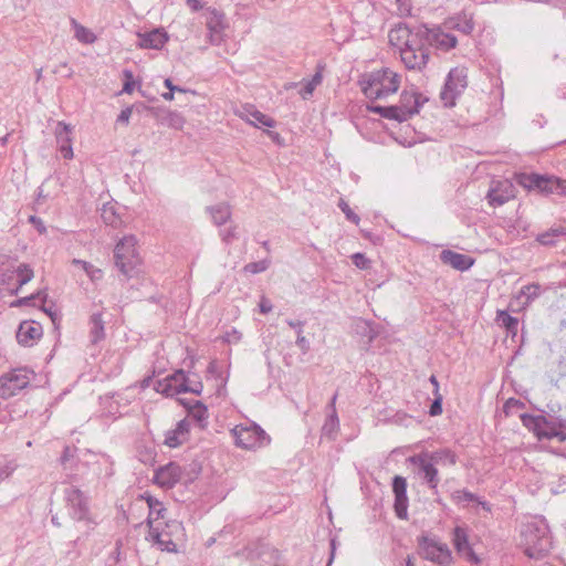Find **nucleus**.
Instances as JSON below:
<instances>
[{
	"mask_svg": "<svg viewBox=\"0 0 566 566\" xmlns=\"http://www.w3.org/2000/svg\"><path fill=\"white\" fill-rule=\"evenodd\" d=\"M389 43L397 48L401 62L408 70L421 71L428 63L429 49L421 43L419 28L413 32L406 24L391 29Z\"/></svg>",
	"mask_w": 566,
	"mask_h": 566,
	"instance_id": "1",
	"label": "nucleus"
},
{
	"mask_svg": "<svg viewBox=\"0 0 566 566\" xmlns=\"http://www.w3.org/2000/svg\"><path fill=\"white\" fill-rule=\"evenodd\" d=\"M521 546L530 558H539L552 548L549 528L544 518H535L523 524Z\"/></svg>",
	"mask_w": 566,
	"mask_h": 566,
	"instance_id": "2",
	"label": "nucleus"
},
{
	"mask_svg": "<svg viewBox=\"0 0 566 566\" xmlns=\"http://www.w3.org/2000/svg\"><path fill=\"white\" fill-rule=\"evenodd\" d=\"M400 83V74L389 67H382L366 74L360 81V86L366 97L378 99L395 94Z\"/></svg>",
	"mask_w": 566,
	"mask_h": 566,
	"instance_id": "3",
	"label": "nucleus"
},
{
	"mask_svg": "<svg viewBox=\"0 0 566 566\" xmlns=\"http://www.w3.org/2000/svg\"><path fill=\"white\" fill-rule=\"evenodd\" d=\"M34 272L27 263L7 261L0 264V291L9 295H17L20 289L29 283Z\"/></svg>",
	"mask_w": 566,
	"mask_h": 566,
	"instance_id": "4",
	"label": "nucleus"
},
{
	"mask_svg": "<svg viewBox=\"0 0 566 566\" xmlns=\"http://www.w3.org/2000/svg\"><path fill=\"white\" fill-rule=\"evenodd\" d=\"M115 265L126 277L136 275L142 265L137 250V240L134 235L124 237L114 249Z\"/></svg>",
	"mask_w": 566,
	"mask_h": 566,
	"instance_id": "5",
	"label": "nucleus"
},
{
	"mask_svg": "<svg viewBox=\"0 0 566 566\" xmlns=\"http://www.w3.org/2000/svg\"><path fill=\"white\" fill-rule=\"evenodd\" d=\"M517 182L530 191L542 195H566V180L538 174H522Z\"/></svg>",
	"mask_w": 566,
	"mask_h": 566,
	"instance_id": "6",
	"label": "nucleus"
},
{
	"mask_svg": "<svg viewBox=\"0 0 566 566\" xmlns=\"http://www.w3.org/2000/svg\"><path fill=\"white\" fill-rule=\"evenodd\" d=\"M235 444L243 449H254L270 442L265 431L255 423L238 424L232 429Z\"/></svg>",
	"mask_w": 566,
	"mask_h": 566,
	"instance_id": "7",
	"label": "nucleus"
},
{
	"mask_svg": "<svg viewBox=\"0 0 566 566\" xmlns=\"http://www.w3.org/2000/svg\"><path fill=\"white\" fill-rule=\"evenodd\" d=\"M190 378L185 374L184 370H177L172 375L168 376L164 382H158V389L166 396H175L182 392H192L200 395L202 391V384L197 381L195 386L189 385Z\"/></svg>",
	"mask_w": 566,
	"mask_h": 566,
	"instance_id": "8",
	"label": "nucleus"
},
{
	"mask_svg": "<svg viewBox=\"0 0 566 566\" xmlns=\"http://www.w3.org/2000/svg\"><path fill=\"white\" fill-rule=\"evenodd\" d=\"M468 74L464 67L452 69L446 80L444 86L440 93V98L446 106H453L455 99L462 94L468 85Z\"/></svg>",
	"mask_w": 566,
	"mask_h": 566,
	"instance_id": "9",
	"label": "nucleus"
},
{
	"mask_svg": "<svg viewBox=\"0 0 566 566\" xmlns=\"http://www.w3.org/2000/svg\"><path fill=\"white\" fill-rule=\"evenodd\" d=\"M33 373L27 368L14 369L0 378V397L11 398L24 389L31 381Z\"/></svg>",
	"mask_w": 566,
	"mask_h": 566,
	"instance_id": "10",
	"label": "nucleus"
},
{
	"mask_svg": "<svg viewBox=\"0 0 566 566\" xmlns=\"http://www.w3.org/2000/svg\"><path fill=\"white\" fill-rule=\"evenodd\" d=\"M450 30L443 27H436L429 29L427 27H419V34L421 35V43H428L440 51L448 52L455 48L458 40L449 32Z\"/></svg>",
	"mask_w": 566,
	"mask_h": 566,
	"instance_id": "11",
	"label": "nucleus"
},
{
	"mask_svg": "<svg viewBox=\"0 0 566 566\" xmlns=\"http://www.w3.org/2000/svg\"><path fill=\"white\" fill-rule=\"evenodd\" d=\"M407 461L416 468V474L430 490L436 491L438 489L440 482L438 469L424 452L413 454Z\"/></svg>",
	"mask_w": 566,
	"mask_h": 566,
	"instance_id": "12",
	"label": "nucleus"
},
{
	"mask_svg": "<svg viewBox=\"0 0 566 566\" xmlns=\"http://www.w3.org/2000/svg\"><path fill=\"white\" fill-rule=\"evenodd\" d=\"M419 546L426 559L439 565H448L452 560V554L447 544L434 537L422 536Z\"/></svg>",
	"mask_w": 566,
	"mask_h": 566,
	"instance_id": "13",
	"label": "nucleus"
},
{
	"mask_svg": "<svg viewBox=\"0 0 566 566\" xmlns=\"http://www.w3.org/2000/svg\"><path fill=\"white\" fill-rule=\"evenodd\" d=\"M206 27L209 43L220 45L224 41V30L227 29L224 14L214 8H209L206 12Z\"/></svg>",
	"mask_w": 566,
	"mask_h": 566,
	"instance_id": "14",
	"label": "nucleus"
},
{
	"mask_svg": "<svg viewBox=\"0 0 566 566\" xmlns=\"http://www.w3.org/2000/svg\"><path fill=\"white\" fill-rule=\"evenodd\" d=\"M426 101V98H421V94L407 91L402 92L399 104L395 105L398 109L397 122H406L415 114H418L420 107Z\"/></svg>",
	"mask_w": 566,
	"mask_h": 566,
	"instance_id": "15",
	"label": "nucleus"
},
{
	"mask_svg": "<svg viewBox=\"0 0 566 566\" xmlns=\"http://www.w3.org/2000/svg\"><path fill=\"white\" fill-rule=\"evenodd\" d=\"M64 499L69 505L70 514L73 520L84 521L88 515L87 500L83 492L73 486L66 488Z\"/></svg>",
	"mask_w": 566,
	"mask_h": 566,
	"instance_id": "16",
	"label": "nucleus"
},
{
	"mask_svg": "<svg viewBox=\"0 0 566 566\" xmlns=\"http://www.w3.org/2000/svg\"><path fill=\"white\" fill-rule=\"evenodd\" d=\"M392 492L395 494V512L396 515L406 520L408 517V496H407V481L400 475L392 479Z\"/></svg>",
	"mask_w": 566,
	"mask_h": 566,
	"instance_id": "17",
	"label": "nucleus"
},
{
	"mask_svg": "<svg viewBox=\"0 0 566 566\" xmlns=\"http://www.w3.org/2000/svg\"><path fill=\"white\" fill-rule=\"evenodd\" d=\"M515 197L513 185L507 181H497L488 192V200L492 207H500Z\"/></svg>",
	"mask_w": 566,
	"mask_h": 566,
	"instance_id": "18",
	"label": "nucleus"
},
{
	"mask_svg": "<svg viewBox=\"0 0 566 566\" xmlns=\"http://www.w3.org/2000/svg\"><path fill=\"white\" fill-rule=\"evenodd\" d=\"M181 468L175 462H170L156 470L154 481L161 488L171 489L181 478Z\"/></svg>",
	"mask_w": 566,
	"mask_h": 566,
	"instance_id": "19",
	"label": "nucleus"
},
{
	"mask_svg": "<svg viewBox=\"0 0 566 566\" xmlns=\"http://www.w3.org/2000/svg\"><path fill=\"white\" fill-rule=\"evenodd\" d=\"M55 139L59 145V150L63 158L72 159L73 158V148H72V128L69 124L64 122H57L55 130H54Z\"/></svg>",
	"mask_w": 566,
	"mask_h": 566,
	"instance_id": "20",
	"label": "nucleus"
},
{
	"mask_svg": "<svg viewBox=\"0 0 566 566\" xmlns=\"http://www.w3.org/2000/svg\"><path fill=\"white\" fill-rule=\"evenodd\" d=\"M440 260L442 263L461 272L469 270L474 263V260L471 256L452 250H442L440 253Z\"/></svg>",
	"mask_w": 566,
	"mask_h": 566,
	"instance_id": "21",
	"label": "nucleus"
},
{
	"mask_svg": "<svg viewBox=\"0 0 566 566\" xmlns=\"http://www.w3.org/2000/svg\"><path fill=\"white\" fill-rule=\"evenodd\" d=\"M42 336V327L35 322H23L17 332V340L23 346H31Z\"/></svg>",
	"mask_w": 566,
	"mask_h": 566,
	"instance_id": "22",
	"label": "nucleus"
},
{
	"mask_svg": "<svg viewBox=\"0 0 566 566\" xmlns=\"http://www.w3.org/2000/svg\"><path fill=\"white\" fill-rule=\"evenodd\" d=\"M452 542L458 554L467 557L468 559L478 560L473 549L469 544V536L465 528L457 526L453 530Z\"/></svg>",
	"mask_w": 566,
	"mask_h": 566,
	"instance_id": "23",
	"label": "nucleus"
},
{
	"mask_svg": "<svg viewBox=\"0 0 566 566\" xmlns=\"http://www.w3.org/2000/svg\"><path fill=\"white\" fill-rule=\"evenodd\" d=\"M522 420L525 426H528V420L534 424V431L539 439H554V433L556 432L557 427L548 422L544 417H528L526 415L522 416Z\"/></svg>",
	"mask_w": 566,
	"mask_h": 566,
	"instance_id": "24",
	"label": "nucleus"
},
{
	"mask_svg": "<svg viewBox=\"0 0 566 566\" xmlns=\"http://www.w3.org/2000/svg\"><path fill=\"white\" fill-rule=\"evenodd\" d=\"M242 117L255 127L260 125L266 127H274L275 120L262 112L258 111L254 106L248 105L243 107Z\"/></svg>",
	"mask_w": 566,
	"mask_h": 566,
	"instance_id": "25",
	"label": "nucleus"
},
{
	"mask_svg": "<svg viewBox=\"0 0 566 566\" xmlns=\"http://www.w3.org/2000/svg\"><path fill=\"white\" fill-rule=\"evenodd\" d=\"M444 28L448 30H457L463 34H470L474 29V23L471 15L460 13L446 21Z\"/></svg>",
	"mask_w": 566,
	"mask_h": 566,
	"instance_id": "26",
	"label": "nucleus"
},
{
	"mask_svg": "<svg viewBox=\"0 0 566 566\" xmlns=\"http://www.w3.org/2000/svg\"><path fill=\"white\" fill-rule=\"evenodd\" d=\"M167 34L160 30H154L151 32L139 35V46L143 49H161L167 42Z\"/></svg>",
	"mask_w": 566,
	"mask_h": 566,
	"instance_id": "27",
	"label": "nucleus"
},
{
	"mask_svg": "<svg viewBox=\"0 0 566 566\" xmlns=\"http://www.w3.org/2000/svg\"><path fill=\"white\" fill-rule=\"evenodd\" d=\"M336 398H337V396L334 395L328 405L331 412L327 416V418L323 424V428H322L323 436L328 437V438H334L336 432L339 429V420H338L336 409H335Z\"/></svg>",
	"mask_w": 566,
	"mask_h": 566,
	"instance_id": "28",
	"label": "nucleus"
},
{
	"mask_svg": "<svg viewBox=\"0 0 566 566\" xmlns=\"http://www.w3.org/2000/svg\"><path fill=\"white\" fill-rule=\"evenodd\" d=\"M207 212L209 213L213 224L220 227L227 223L231 218V209L227 203H217L213 206L207 207Z\"/></svg>",
	"mask_w": 566,
	"mask_h": 566,
	"instance_id": "29",
	"label": "nucleus"
},
{
	"mask_svg": "<svg viewBox=\"0 0 566 566\" xmlns=\"http://www.w3.org/2000/svg\"><path fill=\"white\" fill-rule=\"evenodd\" d=\"M105 338V323L102 319V314L94 313L90 317V340L96 345Z\"/></svg>",
	"mask_w": 566,
	"mask_h": 566,
	"instance_id": "30",
	"label": "nucleus"
},
{
	"mask_svg": "<svg viewBox=\"0 0 566 566\" xmlns=\"http://www.w3.org/2000/svg\"><path fill=\"white\" fill-rule=\"evenodd\" d=\"M434 465H454L457 455L450 449H439L433 452H424Z\"/></svg>",
	"mask_w": 566,
	"mask_h": 566,
	"instance_id": "31",
	"label": "nucleus"
},
{
	"mask_svg": "<svg viewBox=\"0 0 566 566\" xmlns=\"http://www.w3.org/2000/svg\"><path fill=\"white\" fill-rule=\"evenodd\" d=\"M188 417L203 428L207 424L208 409L201 401L196 400L188 406Z\"/></svg>",
	"mask_w": 566,
	"mask_h": 566,
	"instance_id": "32",
	"label": "nucleus"
},
{
	"mask_svg": "<svg viewBox=\"0 0 566 566\" xmlns=\"http://www.w3.org/2000/svg\"><path fill=\"white\" fill-rule=\"evenodd\" d=\"M149 535L154 543H156L161 551H166L169 553L177 552V544L170 538V536L167 533L151 530Z\"/></svg>",
	"mask_w": 566,
	"mask_h": 566,
	"instance_id": "33",
	"label": "nucleus"
},
{
	"mask_svg": "<svg viewBox=\"0 0 566 566\" xmlns=\"http://www.w3.org/2000/svg\"><path fill=\"white\" fill-rule=\"evenodd\" d=\"M71 24L74 29V36L77 41L85 44H92L95 42L96 36L90 29L80 24L75 19H71Z\"/></svg>",
	"mask_w": 566,
	"mask_h": 566,
	"instance_id": "34",
	"label": "nucleus"
},
{
	"mask_svg": "<svg viewBox=\"0 0 566 566\" xmlns=\"http://www.w3.org/2000/svg\"><path fill=\"white\" fill-rule=\"evenodd\" d=\"M496 322L499 325L505 327L506 332L512 336H515L518 327V319L511 316L505 311H499L496 315Z\"/></svg>",
	"mask_w": 566,
	"mask_h": 566,
	"instance_id": "35",
	"label": "nucleus"
},
{
	"mask_svg": "<svg viewBox=\"0 0 566 566\" xmlns=\"http://www.w3.org/2000/svg\"><path fill=\"white\" fill-rule=\"evenodd\" d=\"M148 509H149V515H148V524L151 526V523L154 521H157L159 518L164 517V513L166 512V509L164 507V504L158 501L157 499L153 496H148L146 499Z\"/></svg>",
	"mask_w": 566,
	"mask_h": 566,
	"instance_id": "36",
	"label": "nucleus"
},
{
	"mask_svg": "<svg viewBox=\"0 0 566 566\" xmlns=\"http://www.w3.org/2000/svg\"><path fill=\"white\" fill-rule=\"evenodd\" d=\"M454 499L458 502H475L479 506H481L484 511L490 512L491 506L488 502L482 501L479 496L468 490H460L454 492Z\"/></svg>",
	"mask_w": 566,
	"mask_h": 566,
	"instance_id": "37",
	"label": "nucleus"
},
{
	"mask_svg": "<svg viewBox=\"0 0 566 566\" xmlns=\"http://www.w3.org/2000/svg\"><path fill=\"white\" fill-rule=\"evenodd\" d=\"M290 327H298V335H296V345L301 349L303 354H306L310 350V342L303 335L305 323L303 321H286Z\"/></svg>",
	"mask_w": 566,
	"mask_h": 566,
	"instance_id": "38",
	"label": "nucleus"
},
{
	"mask_svg": "<svg viewBox=\"0 0 566 566\" xmlns=\"http://www.w3.org/2000/svg\"><path fill=\"white\" fill-rule=\"evenodd\" d=\"M542 293V287L538 283H532L523 286L520 291L518 297H524V305H530Z\"/></svg>",
	"mask_w": 566,
	"mask_h": 566,
	"instance_id": "39",
	"label": "nucleus"
},
{
	"mask_svg": "<svg viewBox=\"0 0 566 566\" xmlns=\"http://www.w3.org/2000/svg\"><path fill=\"white\" fill-rule=\"evenodd\" d=\"M72 264L81 266L83 271L86 273V275L91 279V281L96 282L99 281L103 276L102 271L97 268H95L93 264L80 260V259H73Z\"/></svg>",
	"mask_w": 566,
	"mask_h": 566,
	"instance_id": "40",
	"label": "nucleus"
},
{
	"mask_svg": "<svg viewBox=\"0 0 566 566\" xmlns=\"http://www.w3.org/2000/svg\"><path fill=\"white\" fill-rule=\"evenodd\" d=\"M323 76L321 72H316L311 80L306 81L303 88L300 91L301 96L307 99L312 96L315 88L322 83Z\"/></svg>",
	"mask_w": 566,
	"mask_h": 566,
	"instance_id": "41",
	"label": "nucleus"
},
{
	"mask_svg": "<svg viewBox=\"0 0 566 566\" xmlns=\"http://www.w3.org/2000/svg\"><path fill=\"white\" fill-rule=\"evenodd\" d=\"M367 109L369 112L379 114L384 118L397 120L398 109L394 105L392 106L368 105Z\"/></svg>",
	"mask_w": 566,
	"mask_h": 566,
	"instance_id": "42",
	"label": "nucleus"
},
{
	"mask_svg": "<svg viewBox=\"0 0 566 566\" xmlns=\"http://www.w3.org/2000/svg\"><path fill=\"white\" fill-rule=\"evenodd\" d=\"M76 451H77V449L74 448V447L66 446L64 448L63 453H62L61 459H60L61 464H62L64 470H72L73 469Z\"/></svg>",
	"mask_w": 566,
	"mask_h": 566,
	"instance_id": "43",
	"label": "nucleus"
},
{
	"mask_svg": "<svg viewBox=\"0 0 566 566\" xmlns=\"http://www.w3.org/2000/svg\"><path fill=\"white\" fill-rule=\"evenodd\" d=\"M46 296L48 294L44 291H39L30 296L19 298L14 303H12V306L30 305L36 300L41 301L42 303H45Z\"/></svg>",
	"mask_w": 566,
	"mask_h": 566,
	"instance_id": "44",
	"label": "nucleus"
},
{
	"mask_svg": "<svg viewBox=\"0 0 566 566\" xmlns=\"http://www.w3.org/2000/svg\"><path fill=\"white\" fill-rule=\"evenodd\" d=\"M102 218L104 222L112 227H117V224L120 222L119 217L115 213L113 207L104 206L102 211Z\"/></svg>",
	"mask_w": 566,
	"mask_h": 566,
	"instance_id": "45",
	"label": "nucleus"
},
{
	"mask_svg": "<svg viewBox=\"0 0 566 566\" xmlns=\"http://www.w3.org/2000/svg\"><path fill=\"white\" fill-rule=\"evenodd\" d=\"M186 439L178 434L175 429L167 431L165 436V444L169 448H176L180 446Z\"/></svg>",
	"mask_w": 566,
	"mask_h": 566,
	"instance_id": "46",
	"label": "nucleus"
},
{
	"mask_svg": "<svg viewBox=\"0 0 566 566\" xmlns=\"http://www.w3.org/2000/svg\"><path fill=\"white\" fill-rule=\"evenodd\" d=\"M338 207L344 212L347 220L352 221L355 224L359 223L360 218L350 209L349 205L345 200L340 199L338 202Z\"/></svg>",
	"mask_w": 566,
	"mask_h": 566,
	"instance_id": "47",
	"label": "nucleus"
},
{
	"mask_svg": "<svg viewBox=\"0 0 566 566\" xmlns=\"http://www.w3.org/2000/svg\"><path fill=\"white\" fill-rule=\"evenodd\" d=\"M270 262L268 260H261L258 262H251L245 265V271L252 274L264 272L269 268Z\"/></svg>",
	"mask_w": 566,
	"mask_h": 566,
	"instance_id": "48",
	"label": "nucleus"
},
{
	"mask_svg": "<svg viewBox=\"0 0 566 566\" xmlns=\"http://www.w3.org/2000/svg\"><path fill=\"white\" fill-rule=\"evenodd\" d=\"M524 407V403L515 398H510L505 401L503 406V411L506 416L512 415L515 410H518Z\"/></svg>",
	"mask_w": 566,
	"mask_h": 566,
	"instance_id": "49",
	"label": "nucleus"
},
{
	"mask_svg": "<svg viewBox=\"0 0 566 566\" xmlns=\"http://www.w3.org/2000/svg\"><path fill=\"white\" fill-rule=\"evenodd\" d=\"M558 235L557 230H551L537 235V241L543 245H554L555 239Z\"/></svg>",
	"mask_w": 566,
	"mask_h": 566,
	"instance_id": "50",
	"label": "nucleus"
},
{
	"mask_svg": "<svg viewBox=\"0 0 566 566\" xmlns=\"http://www.w3.org/2000/svg\"><path fill=\"white\" fill-rule=\"evenodd\" d=\"M354 265L360 270H366L370 266V260L365 254L357 252L352 255Z\"/></svg>",
	"mask_w": 566,
	"mask_h": 566,
	"instance_id": "51",
	"label": "nucleus"
},
{
	"mask_svg": "<svg viewBox=\"0 0 566 566\" xmlns=\"http://www.w3.org/2000/svg\"><path fill=\"white\" fill-rule=\"evenodd\" d=\"M185 124L184 117L176 113V112H169L168 113V125L176 129H181Z\"/></svg>",
	"mask_w": 566,
	"mask_h": 566,
	"instance_id": "52",
	"label": "nucleus"
},
{
	"mask_svg": "<svg viewBox=\"0 0 566 566\" xmlns=\"http://www.w3.org/2000/svg\"><path fill=\"white\" fill-rule=\"evenodd\" d=\"M219 234L223 242L231 243L233 240H235L238 238L237 227L230 226L228 229L220 230Z\"/></svg>",
	"mask_w": 566,
	"mask_h": 566,
	"instance_id": "53",
	"label": "nucleus"
},
{
	"mask_svg": "<svg viewBox=\"0 0 566 566\" xmlns=\"http://www.w3.org/2000/svg\"><path fill=\"white\" fill-rule=\"evenodd\" d=\"M434 396L429 409L430 416H439L442 412V396L440 394H436Z\"/></svg>",
	"mask_w": 566,
	"mask_h": 566,
	"instance_id": "54",
	"label": "nucleus"
},
{
	"mask_svg": "<svg viewBox=\"0 0 566 566\" xmlns=\"http://www.w3.org/2000/svg\"><path fill=\"white\" fill-rule=\"evenodd\" d=\"M132 113H133V106H127L126 108L122 109L120 114L117 117V123H122L125 125L128 124Z\"/></svg>",
	"mask_w": 566,
	"mask_h": 566,
	"instance_id": "55",
	"label": "nucleus"
},
{
	"mask_svg": "<svg viewBox=\"0 0 566 566\" xmlns=\"http://www.w3.org/2000/svg\"><path fill=\"white\" fill-rule=\"evenodd\" d=\"M175 431L182 438L187 439V433L189 432V422L187 420L179 421L175 428Z\"/></svg>",
	"mask_w": 566,
	"mask_h": 566,
	"instance_id": "56",
	"label": "nucleus"
},
{
	"mask_svg": "<svg viewBox=\"0 0 566 566\" xmlns=\"http://www.w3.org/2000/svg\"><path fill=\"white\" fill-rule=\"evenodd\" d=\"M259 307L262 314H268L273 308L271 301L264 296L261 298Z\"/></svg>",
	"mask_w": 566,
	"mask_h": 566,
	"instance_id": "57",
	"label": "nucleus"
},
{
	"mask_svg": "<svg viewBox=\"0 0 566 566\" xmlns=\"http://www.w3.org/2000/svg\"><path fill=\"white\" fill-rule=\"evenodd\" d=\"M186 4L193 12H197L203 8L201 0H186Z\"/></svg>",
	"mask_w": 566,
	"mask_h": 566,
	"instance_id": "58",
	"label": "nucleus"
},
{
	"mask_svg": "<svg viewBox=\"0 0 566 566\" xmlns=\"http://www.w3.org/2000/svg\"><path fill=\"white\" fill-rule=\"evenodd\" d=\"M13 472V468L9 464L0 467V481L9 478Z\"/></svg>",
	"mask_w": 566,
	"mask_h": 566,
	"instance_id": "59",
	"label": "nucleus"
},
{
	"mask_svg": "<svg viewBox=\"0 0 566 566\" xmlns=\"http://www.w3.org/2000/svg\"><path fill=\"white\" fill-rule=\"evenodd\" d=\"M164 85L170 91V92H180V93H185L186 90L180 87V86H177V85H174L172 84V81L170 78H166L164 81Z\"/></svg>",
	"mask_w": 566,
	"mask_h": 566,
	"instance_id": "60",
	"label": "nucleus"
},
{
	"mask_svg": "<svg viewBox=\"0 0 566 566\" xmlns=\"http://www.w3.org/2000/svg\"><path fill=\"white\" fill-rule=\"evenodd\" d=\"M554 439H556L559 442L566 441V428H559L557 427L556 432L554 433Z\"/></svg>",
	"mask_w": 566,
	"mask_h": 566,
	"instance_id": "61",
	"label": "nucleus"
},
{
	"mask_svg": "<svg viewBox=\"0 0 566 566\" xmlns=\"http://www.w3.org/2000/svg\"><path fill=\"white\" fill-rule=\"evenodd\" d=\"M135 87V81H125L122 93L132 94Z\"/></svg>",
	"mask_w": 566,
	"mask_h": 566,
	"instance_id": "62",
	"label": "nucleus"
},
{
	"mask_svg": "<svg viewBox=\"0 0 566 566\" xmlns=\"http://www.w3.org/2000/svg\"><path fill=\"white\" fill-rule=\"evenodd\" d=\"M42 310L51 317V319L53 322H55L57 314H56V311L53 308L52 305L51 306L43 305Z\"/></svg>",
	"mask_w": 566,
	"mask_h": 566,
	"instance_id": "63",
	"label": "nucleus"
},
{
	"mask_svg": "<svg viewBox=\"0 0 566 566\" xmlns=\"http://www.w3.org/2000/svg\"><path fill=\"white\" fill-rule=\"evenodd\" d=\"M240 338H241V333L233 328L232 333L228 334L227 340L231 342L233 339V342H239Z\"/></svg>",
	"mask_w": 566,
	"mask_h": 566,
	"instance_id": "64",
	"label": "nucleus"
}]
</instances>
